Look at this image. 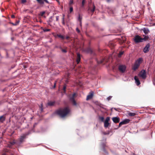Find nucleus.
I'll return each mask as SVG.
<instances>
[{"instance_id":"1","label":"nucleus","mask_w":155,"mask_h":155,"mask_svg":"<svg viewBox=\"0 0 155 155\" xmlns=\"http://www.w3.org/2000/svg\"><path fill=\"white\" fill-rule=\"evenodd\" d=\"M70 110L68 107L61 108L56 111V113L61 118H64L69 114Z\"/></svg>"},{"instance_id":"2","label":"nucleus","mask_w":155,"mask_h":155,"mask_svg":"<svg viewBox=\"0 0 155 155\" xmlns=\"http://www.w3.org/2000/svg\"><path fill=\"white\" fill-rule=\"evenodd\" d=\"M141 61V58H139L136 61L132 67V69L135 71L137 69L140 65Z\"/></svg>"},{"instance_id":"3","label":"nucleus","mask_w":155,"mask_h":155,"mask_svg":"<svg viewBox=\"0 0 155 155\" xmlns=\"http://www.w3.org/2000/svg\"><path fill=\"white\" fill-rule=\"evenodd\" d=\"M134 40L136 43H138L143 42V39L138 35H136L134 38Z\"/></svg>"},{"instance_id":"4","label":"nucleus","mask_w":155,"mask_h":155,"mask_svg":"<svg viewBox=\"0 0 155 155\" xmlns=\"http://www.w3.org/2000/svg\"><path fill=\"white\" fill-rule=\"evenodd\" d=\"M138 75L142 78L145 79L146 78V71L145 70H143L139 73Z\"/></svg>"},{"instance_id":"5","label":"nucleus","mask_w":155,"mask_h":155,"mask_svg":"<svg viewBox=\"0 0 155 155\" xmlns=\"http://www.w3.org/2000/svg\"><path fill=\"white\" fill-rule=\"evenodd\" d=\"M110 120V117H107L106 119L105 120L104 122V127L106 128L107 127L110 125V124L109 123V121Z\"/></svg>"},{"instance_id":"6","label":"nucleus","mask_w":155,"mask_h":155,"mask_svg":"<svg viewBox=\"0 0 155 155\" xmlns=\"http://www.w3.org/2000/svg\"><path fill=\"white\" fill-rule=\"evenodd\" d=\"M126 69V67L125 65H120L118 67V69L119 71L122 73L124 72Z\"/></svg>"},{"instance_id":"7","label":"nucleus","mask_w":155,"mask_h":155,"mask_svg":"<svg viewBox=\"0 0 155 155\" xmlns=\"http://www.w3.org/2000/svg\"><path fill=\"white\" fill-rule=\"evenodd\" d=\"M150 47V45L149 43H148L147 45L143 49V51L145 53H147L149 51V48Z\"/></svg>"},{"instance_id":"8","label":"nucleus","mask_w":155,"mask_h":155,"mask_svg":"<svg viewBox=\"0 0 155 155\" xmlns=\"http://www.w3.org/2000/svg\"><path fill=\"white\" fill-rule=\"evenodd\" d=\"M29 134H23L19 138L20 142L21 143L24 141V140L26 138V136L28 135Z\"/></svg>"},{"instance_id":"9","label":"nucleus","mask_w":155,"mask_h":155,"mask_svg":"<svg viewBox=\"0 0 155 155\" xmlns=\"http://www.w3.org/2000/svg\"><path fill=\"white\" fill-rule=\"evenodd\" d=\"M112 120L115 123H117L120 122V118L119 117H113Z\"/></svg>"},{"instance_id":"10","label":"nucleus","mask_w":155,"mask_h":155,"mask_svg":"<svg viewBox=\"0 0 155 155\" xmlns=\"http://www.w3.org/2000/svg\"><path fill=\"white\" fill-rule=\"evenodd\" d=\"M74 98V97H70V101L73 105L76 106L77 104Z\"/></svg>"},{"instance_id":"11","label":"nucleus","mask_w":155,"mask_h":155,"mask_svg":"<svg viewBox=\"0 0 155 155\" xmlns=\"http://www.w3.org/2000/svg\"><path fill=\"white\" fill-rule=\"evenodd\" d=\"M36 1L41 5L44 4V2L48 4L49 3L48 1L47 0H36Z\"/></svg>"},{"instance_id":"12","label":"nucleus","mask_w":155,"mask_h":155,"mask_svg":"<svg viewBox=\"0 0 155 155\" xmlns=\"http://www.w3.org/2000/svg\"><path fill=\"white\" fill-rule=\"evenodd\" d=\"M134 79L135 81V82L137 84V85L138 86L140 84V82L138 78L137 77V76H135L134 77Z\"/></svg>"},{"instance_id":"13","label":"nucleus","mask_w":155,"mask_h":155,"mask_svg":"<svg viewBox=\"0 0 155 155\" xmlns=\"http://www.w3.org/2000/svg\"><path fill=\"white\" fill-rule=\"evenodd\" d=\"M5 114H4L0 117V122L3 123L5 119Z\"/></svg>"},{"instance_id":"14","label":"nucleus","mask_w":155,"mask_h":155,"mask_svg":"<svg viewBox=\"0 0 155 155\" xmlns=\"http://www.w3.org/2000/svg\"><path fill=\"white\" fill-rule=\"evenodd\" d=\"M81 60V56L80 54L79 53L77 54V62L78 64Z\"/></svg>"},{"instance_id":"15","label":"nucleus","mask_w":155,"mask_h":155,"mask_svg":"<svg viewBox=\"0 0 155 155\" xmlns=\"http://www.w3.org/2000/svg\"><path fill=\"white\" fill-rule=\"evenodd\" d=\"M66 86L65 84H64L63 86V87L61 90V93H65L66 91Z\"/></svg>"},{"instance_id":"16","label":"nucleus","mask_w":155,"mask_h":155,"mask_svg":"<svg viewBox=\"0 0 155 155\" xmlns=\"http://www.w3.org/2000/svg\"><path fill=\"white\" fill-rule=\"evenodd\" d=\"M86 51L88 53H90L91 54H92L93 53V51L91 48H87L86 49Z\"/></svg>"},{"instance_id":"17","label":"nucleus","mask_w":155,"mask_h":155,"mask_svg":"<svg viewBox=\"0 0 155 155\" xmlns=\"http://www.w3.org/2000/svg\"><path fill=\"white\" fill-rule=\"evenodd\" d=\"M142 30L143 31L144 33L145 34H147L149 32V31L148 29L146 28H144L143 29H142Z\"/></svg>"},{"instance_id":"18","label":"nucleus","mask_w":155,"mask_h":155,"mask_svg":"<svg viewBox=\"0 0 155 155\" xmlns=\"http://www.w3.org/2000/svg\"><path fill=\"white\" fill-rule=\"evenodd\" d=\"M94 93L93 91H90L87 97H93L94 96Z\"/></svg>"},{"instance_id":"19","label":"nucleus","mask_w":155,"mask_h":155,"mask_svg":"<svg viewBox=\"0 0 155 155\" xmlns=\"http://www.w3.org/2000/svg\"><path fill=\"white\" fill-rule=\"evenodd\" d=\"M128 115L130 117H134L136 115V114L135 113L130 112L128 114Z\"/></svg>"},{"instance_id":"20","label":"nucleus","mask_w":155,"mask_h":155,"mask_svg":"<svg viewBox=\"0 0 155 155\" xmlns=\"http://www.w3.org/2000/svg\"><path fill=\"white\" fill-rule=\"evenodd\" d=\"M55 103L54 101H50L48 102V105L49 106H53L54 105Z\"/></svg>"},{"instance_id":"21","label":"nucleus","mask_w":155,"mask_h":155,"mask_svg":"<svg viewBox=\"0 0 155 155\" xmlns=\"http://www.w3.org/2000/svg\"><path fill=\"white\" fill-rule=\"evenodd\" d=\"M57 36H58V37L61 38L62 39H64V37L62 35H61L60 34H57Z\"/></svg>"},{"instance_id":"22","label":"nucleus","mask_w":155,"mask_h":155,"mask_svg":"<svg viewBox=\"0 0 155 155\" xmlns=\"http://www.w3.org/2000/svg\"><path fill=\"white\" fill-rule=\"evenodd\" d=\"M124 124H125L124 120L120 123L119 124L118 128L120 127L122 125Z\"/></svg>"},{"instance_id":"23","label":"nucleus","mask_w":155,"mask_h":155,"mask_svg":"<svg viewBox=\"0 0 155 155\" xmlns=\"http://www.w3.org/2000/svg\"><path fill=\"white\" fill-rule=\"evenodd\" d=\"M78 96V94L76 92H74L73 93L71 94V95L70 97H75V96Z\"/></svg>"},{"instance_id":"24","label":"nucleus","mask_w":155,"mask_h":155,"mask_svg":"<svg viewBox=\"0 0 155 155\" xmlns=\"http://www.w3.org/2000/svg\"><path fill=\"white\" fill-rule=\"evenodd\" d=\"M143 36L144 37V38H142L143 41H146L149 38V37L148 36H145L144 35H143Z\"/></svg>"},{"instance_id":"25","label":"nucleus","mask_w":155,"mask_h":155,"mask_svg":"<svg viewBox=\"0 0 155 155\" xmlns=\"http://www.w3.org/2000/svg\"><path fill=\"white\" fill-rule=\"evenodd\" d=\"M109 45L110 46H111L112 48H113L114 47V44L112 42H110L109 43Z\"/></svg>"},{"instance_id":"26","label":"nucleus","mask_w":155,"mask_h":155,"mask_svg":"<svg viewBox=\"0 0 155 155\" xmlns=\"http://www.w3.org/2000/svg\"><path fill=\"white\" fill-rule=\"evenodd\" d=\"M124 120L125 124H127V123H128L130 121V120L129 119H125Z\"/></svg>"},{"instance_id":"27","label":"nucleus","mask_w":155,"mask_h":155,"mask_svg":"<svg viewBox=\"0 0 155 155\" xmlns=\"http://www.w3.org/2000/svg\"><path fill=\"white\" fill-rule=\"evenodd\" d=\"M39 107L41 112H42L43 111V105L42 104H41V106H40Z\"/></svg>"},{"instance_id":"28","label":"nucleus","mask_w":155,"mask_h":155,"mask_svg":"<svg viewBox=\"0 0 155 155\" xmlns=\"http://www.w3.org/2000/svg\"><path fill=\"white\" fill-rule=\"evenodd\" d=\"M99 119L102 122H104V118L103 117H99Z\"/></svg>"},{"instance_id":"29","label":"nucleus","mask_w":155,"mask_h":155,"mask_svg":"<svg viewBox=\"0 0 155 155\" xmlns=\"http://www.w3.org/2000/svg\"><path fill=\"white\" fill-rule=\"evenodd\" d=\"M70 7V9H69L70 13H71L72 12H73V8L71 6Z\"/></svg>"},{"instance_id":"30","label":"nucleus","mask_w":155,"mask_h":155,"mask_svg":"<svg viewBox=\"0 0 155 155\" xmlns=\"http://www.w3.org/2000/svg\"><path fill=\"white\" fill-rule=\"evenodd\" d=\"M93 8L91 10V11L92 12V14H93V12L94 11L95 9V6H94V5H93Z\"/></svg>"},{"instance_id":"31","label":"nucleus","mask_w":155,"mask_h":155,"mask_svg":"<svg viewBox=\"0 0 155 155\" xmlns=\"http://www.w3.org/2000/svg\"><path fill=\"white\" fill-rule=\"evenodd\" d=\"M108 12L110 15H113L114 14V12L112 10H109V11H108Z\"/></svg>"},{"instance_id":"32","label":"nucleus","mask_w":155,"mask_h":155,"mask_svg":"<svg viewBox=\"0 0 155 155\" xmlns=\"http://www.w3.org/2000/svg\"><path fill=\"white\" fill-rule=\"evenodd\" d=\"M82 18L81 17L80 15H79V17L78 18V20L80 22H81V23Z\"/></svg>"},{"instance_id":"33","label":"nucleus","mask_w":155,"mask_h":155,"mask_svg":"<svg viewBox=\"0 0 155 155\" xmlns=\"http://www.w3.org/2000/svg\"><path fill=\"white\" fill-rule=\"evenodd\" d=\"M124 52L123 51H120L118 54V57H120L121 55L123 54Z\"/></svg>"},{"instance_id":"34","label":"nucleus","mask_w":155,"mask_h":155,"mask_svg":"<svg viewBox=\"0 0 155 155\" xmlns=\"http://www.w3.org/2000/svg\"><path fill=\"white\" fill-rule=\"evenodd\" d=\"M60 48L61 49V51L63 52L64 53H66L67 52V51L66 50L63 49L61 47H60Z\"/></svg>"},{"instance_id":"35","label":"nucleus","mask_w":155,"mask_h":155,"mask_svg":"<svg viewBox=\"0 0 155 155\" xmlns=\"http://www.w3.org/2000/svg\"><path fill=\"white\" fill-rule=\"evenodd\" d=\"M73 0H71L69 2V6H71V4H73Z\"/></svg>"},{"instance_id":"36","label":"nucleus","mask_w":155,"mask_h":155,"mask_svg":"<svg viewBox=\"0 0 155 155\" xmlns=\"http://www.w3.org/2000/svg\"><path fill=\"white\" fill-rule=\"evenodd\" d=\"M45 13V11L42 12L40 13V15L41 16H43Z\"/></svg>"},{"instance_id":"37","label":"nucleus","mask_w":155,"mask_h":155,"mask_svg":"<svg viewBox=\"0 0 155 155\" xmlns=\"http://www.w3.org/2000/svg\"><path fill=\"white\" fill-rule=\"evenodd\" d=\"M62 24L64 25H65L64 18V17L62 18Z\"/></svg>"},{"instance_id":"38","label":"nucleus","mask_w":155,"mask_h":155,"mask_svg":"<svg viewBox=\"0 0 155 155\" xmlns=\"http://www.w3.org/2000/svg\"><path fill=\"white\" fill-rule=\"evenodd\" d=\"M104 60H101L100 61H97V62L99 64L102 63L103 62Z\"/></svg>"},{"instance_id":"39","label":"nucleus","mask_w":155,"mask_h":155,"mask_svg":"<svg viewBox=\"0 0 155 155\" xmlns=\"http://www.w3.org/2000/svg\"><path fill=\"white\" fill-rule=\"evenodd\" d=\"M50 29H43V31L44 32L49 31H50Z\"/></svg>"},{"instance_id":"40","label":"nucleus","mask_w":155,"mask_h":155,"mask_svg":"<svg viewBox=\"0 0 155 155\" xmlns=\"http://www.w3.org/2000/svg\"><path fill=\"white\" fill-rule=\"evenodd\" d=\"M85 0H82V6H84V3L85 2Z\"/></svg>"},{"instance_id":"41","label":"nucleus","mask_w":155,"mask_h":155,"mask_svg":"<svg viewBox=\"0 0 155 155\" xmlns=\"http://www.w3.org/2000/svg\"><path fill=\"white\" fill-rule=\"evenodd\" d=\"M56 21H59V16H56Z\"/></svg>"},{"instance_id":"42","label":"nucleus","mask_w":155,"mask_h":155,"mask_svg":"<svg viewBox=\"0 0 155 155\" xmlns=\"http://www.w3.org/2000/svg\"><path fill=\"white\" fill-rule=\"evenodd\" d=\"M57 81H55L54 83V86L52 88H54L55 87Z\"/></svg>"},{"instance_id":"43","label":"nucleus","mask_w":155,"mask_h":155,"mask_svg":"<svg viewBox=\"0 0 155 155\" xmlns=\"http://www.w3.org/2000/svg\"><path fill=\"white\" fill-rule=\"evenodd\" d=\"M15 143V142L14 141H11L10 142V143L12 145L14 144Z\"/></svg>"},{"instance_id":"44","label":"nucleus","mask_w":155,"mask_h":155,"mask_svg":"<svg viewBox=\"0 0 155 155\" xmlns=\"http://www.w3.org/2000/svg\"><path fill=\"white\" fill-rule=\"evenodd\" d=\"M76 30L77 31L78 33H79L80 32V30H79V29L78 28H77Z\"/></svg>"},{"instance_id":"45","label":"nucleus","mask_w":155,"mask_h":155,"mask_svg":"<svg viewBox=\"0 0 155 155\" xmlns=\"http://www.w3.org/2000/svg\"><path fill=\"white\" fill-rule=\"evenodd\" d=\"M26 2V0H21V2L23 3Z\"/></svg>"},{"instance_id":"46","label":"nucleus","mask_w":155,"mask_h":155,"mask_svg":"<svg viewBox=\"0 0 155 155\" xmlns=\"http://www.w3.org/2000/svg\"><path fill=\"white\" fill-rule=\"evenodd\" d=\"M91 98H92V97H87L86 100L87 101H88V100L91 99Z\"/></svg>"},{"instance_id":"47","label":"nucleus","mask_w":155,"mask_h":155,"mask_svg":"<svg viewBox=\"0 0 155 155\" xmlns=\"http://www.w3.org/2000/svg\"><path fill=\"white\" fill-rule=\"evenodd\" d=\"M70 38V37L68 36H67L66 37V39H68Z\"/></svg>"},{"instance_id":"48","label":"nucleus","mask_w":155,"mask_h":155,"mask_svg":"<svg viewBox=\"0 0 155 155\" xmlns=\"http://www.w3.org/2000/svg\"><path fill=\"white\" fill-rule=\"evenodd\" d=\"M11 17L12 18H15V16L14 15H12L11 16Z\"/></svg>"},{"instance_id":"49","label":"nucleus","mask_w":155,"mask_h":155,"mask_svg":"<svg viewBox=\"0 0 155 155\" xmlns=\"http://www.w3.org/2000/svg\"><path fill=\"white\" fill-rule=\"evenodd\" d=\"M96 104H97L98 105H99L100 104V103L99 102H96Z\"/></svg>"},{"instance_id":"50","label":"nucleus","mask_w":155,"mask_h":155,"mask_svg":"<svg viewBox=\"0 0 155 155\" xmlns=\"http://www.w3.org/2000/svg\"><path fill=\"white\" fill-rule=\"evenodd\" d=\"M105 145L104 143H103L102 144V146L104 147H105Z\"/></svg>"},{"instance_id":"51","label":"nucleus","mask_w":155,"mask_h":155,"mask_svg":"<svg viewBox=\"0 0 155 155\" xmlns=\"http://www.w3.org/2000/svg\"><path fill=\"white\" fill-rule=\"evenodd\" d=\"M104 135L109 134V133H104Z\"/></svg>"},{"instance_id":"52","label":"nucleus","mask_w":155,"mask_h":155,"mask_svg":"<svg viewBox=\"0 0 155 155\" xmlns=\"http://www.w3.org/2000/svg\"><path fill=\"white\" fill-rule=\"evenodd\" d=\"M2 155H6V154L5 153H3L2 154Z\"/></svg>"},{"instance_id":"53","label":"nucleus","mask_w":155,"mask_h":155,"mask_svg":"<svg viewBox=\"0 0 155 155\" xmlns=\"http://www.w3.org/2000/svg\"><path fill=\"white\" fill-rule=\"evenodd\" d=\"M19 22V21H18L17 22V24H16L15 25H17L18 24Z\"/></svg>"},{"instance_id":"54","label":"nucleus","mask_w":155,"mask_h":155,"mask_svg":"<svg viewBox=\"0 0 155 155\" xmlns=\"http://www.w3.org/2000/svg\"><path fill=\"white\" fill-rule=\"evenodd\" d=\"M55 48H60V47H59L58 46H55Z\"/></svg>"},{"instance_id":"55","label":"nucleus","mask_w":155,"mask_h":155,"mask_svg":"<svg viewBox=\"0 0 155 155\" xmlns=\"http://www.w3.org/2000/svg\"><path fill=\"white\" fill-rule=\"evenodd\" d=\"M110 1V0H107V1L108 2H109Z\"/></svg>"},{"instance_id":"56","label":"nucleus","mask_w":155,"mask_h":155,"mask_svg":"<svg viewBox=\"0 0 155 155\" xmlns=\"http://www.w3.org/2000/svg\"><path fill=\"white\" fill-rule=\"evenodd\" d=\"M111 98V97H107V98H108V100H109Z\"/></svg>"},{"instance_id":"57","label":"nucleus","mask_w":155,"mask_h":155,"mask_svg":"<svg viewBox=\"0 0 155 155\" xmlns=\"http://www.w3.org/2000/svg\"><path fill=\"white\" fill-rule=\"evenodd\" d=\"M63 17L64 18V14L63 15Z\"/></svg>"},{"instance_id":"58","label":"nucleus","mask_w":155,"mask_h":155,"mask_svg":"<svg viewBox=\"0 0 155 155\" xmlns=\"http://www.w3.org/2000/svg\"><path fill=\"white\" fill-rule=\"evenodd\" d=\"M80 26H81V22H80Z\"/></svg>"},{"instance_id":"59","label":"nucleus","mask_w":155,"mask_h":155,"mask_svg":"<svg viewBox=\"0 0 155 155\" xmlns=\"http://www.w3.org/2000/svg\"><path fill=\"white\" fill-rule=\"evenodd\" d=\"M114 109L115 110H117V109H116V108H114Z\"/></svg>"},{"instance_id":"60","label":"nucleus","mask_w":155,"mask_h":155,"mask_svg":"<svg viewBox=\"0 0 155 155\" xmlns=\"http://www.w3.org/2000/svg\"><path fill=\"white\" fill-rule=\"evenodd\" d=\"M108 97H112V96H109Z\"/></svg>"}]
</instances>
